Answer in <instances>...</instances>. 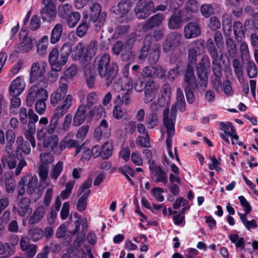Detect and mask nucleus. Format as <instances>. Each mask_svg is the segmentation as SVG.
<instances>
[{
	"label": "nucleus",
	"instance_id": "1",
	"mask_svg": "<svg viewBox=\"0 0 258 258\" xmlns=\"http://www.w3.org/2000/svg\"><path fill=\"white\" fill-rule=\"evenodd\" d=\"M214 42L212 38H209L206 42V47L208 52L212 59V70L213 75L211 78V82L213 88L217 92L222 90V68L221 63L223 58V54L219 50L223 44V36L222 34L217 31L214 36Z\"/></svg>",
	"mask_w": 258,
	"mask_h": 258
},
{
	"label": "nucleus",
	"instance_id": "25",
	"mask_svg": "<svg viewBox=\"0 0 258 258\" xmlns=\"http://www.w3.org/2000/svg\"><path fill=\"white\" fill-rule=\"evenodd\" d=\"M86 111L87 108L85 105H81L79 107L74 117L73 125L78 126L84 122L86 117Z\"/></svg>",
	"mask_w": 258,
	"mask_h": 258
},
{
	"label": "nucleus",
	"instance_id": "53",
	"mask_svg": "<svg viewBox=\"0 0 258 258\" xmlns=\"http://www.w3.org/2000/svg\"><path fill=\"white\" fill-rule=\"evenodd\" d=\"M136 144L143 148H150L151 144L149 141V135L145 136H139L136 140Z\"/></svg>",
	"mask_w": 258,
	"mask_h": 258
},
{
	"label": "nucleus",
	"instance_id": "31",
	"mask_svg": "<svg viewBox=\"0 0 258 258\" xmlns=\"http://www.w3.org/2000/svg\"><path fill=\"white\" fill-rule=\"evenodd\" d=\"M166 133H167V139H166V145H167V149L168 151V153L170 157L172 158H173L174 155L171 151L172 148V138L175 135V127L174 126H168V125H164Z\"/></svg>",
	"mask_w": 258,
	"mask_h": 258
},
{
	"label": "nucleus",
	"instance_id": "54",
	"mask_svg": "<svg viewBox=\"0 0 258 258\" xmlns=\"http://www.w3.org/2000/svg\"><path fill=\"white\" fill-rule=\"evenodd\" d=\"M159 123V119L157 115L155 113L151 114L146 121V125L148 128H153L158 125Z\"/></svg>",
	"mask_w": 258,
	"mask_h": 258
},
{
	"label": "nucleus",
	"instance_id": "35",
	"mask_svg": "<svg viewBox=\"0 0 258 258\" xmlns=\"http://www.w3.org/2000/svg\"><path fill=\"white\" fill-rule=\"evenodd\" d=\"M85 49V45L83 42H81L77 43L72 50V57L73 59L75 61L80 60L84 55Z\"/></svg>",
	"mask_w": 258,
	"mask_h": 258
},
{
	"label": "nucleus",
	"instance_id": "45",
	"mask_svg": "<svg viewBox=\"0 0 258 258\" xmlns=\"http://www.w3.org/2000/svg\"><path fill=\"white\" fill-rule=\"evenodd\" d=\"M160 45L155 44L153 46L149 54V61L151 64H155L158 60L160 56L159 54Z\"/></svg>",
	"mask_w": 258,
	"mask_h": 258
},
{
	"label": "nucleus",
	"instance_id": "16",
	"mask_svg": "<svg viewBox=\"0 0 258 258\" xmlns=\"http://www.w3.org/2000/svg\"><path fill=\"white\" fill-rule=\"evenodd\" d=\"M184 90H196L201 88L199 83L196 81L194 71L186 70L183 77Z\"/></svg>",
	"mask_w": 258,
	"mask_h": 258
},
{
	"label": "nucleus",
	"instance_id": "50",
	"mask_svg": "<svg viewBox=\"0 0 258 258\" xmlns=\"http://www.w3.org/2000/svg\"><path fill=\"white\" fill-rule=\"evenodd\" d=\"M132 92H127L122 94L118 95L116 98V102L117 103L127 105L131 102V98L130 94Z\"/></svg>",
	"mask_w": 258,
	"mask_h": 258
},
{
	"label": "nucleus",
	"instance_id": "43",
	"mask_svg": "<svg viewBox=\"0 0 258 258\" xmlns=\"http://www.w3.org/2000/svg\"><path fill=\"white\" fill-rule=\"evenodd\" d=\"M188 64L187 66L186 69H188L194 71L195 66L197 62V50L195 48H190L188 50Z\"/></svg>",
	"mask_w": 258,
	"mask_h": 258
},
{
	"label": "nucleus",
	"instance_id": "58",
	"mask_svg": "<svg viewBox=\"0 0 258 258\" xmlns=\"http://www.w3.org/2000/svg\"><path fill=\"white\" fill-rule=\"evenodd\" d=\"M168 27L171 29H175L179 28L180 26V19L176 15L172 16L168 23Z\"/></svg>",
	"mask_w": 258,
	"mask_h": 258
},
{
	"label": "nucleus",
	"instance_id": "10",
	"mask_svg": "<svg viewBox=\"0 0 258 258\" xmlns=\"http://www.w3.org/2000/svg\"><path fill=\"white\" fill-rule=\"evenodd\" d=\"M181 38V35L177 32L169 34L163 42L162 47L164 51L169 52L175 50L179 46Z\"/></svg>",
	"mask_w": 258,
	"mask_h": 258
},
{
	"label": "nucleus",
	"instance_id": "47",
	"mask_svg": "<svg viewBox=\"0 0 258 258\" xmlns=\"http://www.w3.org/2000/svg\"><path fill=\"white\" fill-rule=\"evenodd\" d=\"M238 215L243 224L248 230H250L251 228L257 227V223L255 220L248 221L246 218L247 215H243V214L240 213H238Z\"/></svg>",
	"mask_w": 258,
	"mask_h": 258
},
{
	"label": "nucleus",
	"instance_id": "39",
	"mask_svg": "<svg viewBox=\"0 0 258 258\" xmlns=\"http://www.w3.org/2000/svg\"><path fill=\"white\" fill-rule=\"evenodd\" d=\"M113 148V146L111 141L106 142L101 147V157L103 159L109 158L112 155Z\"/></svg>",
	"mask_w": 258,
	"mask_h": 258
},
{
	"label": "nucleus",
	"instance_id": "30",
	"mask_svg": "<svg viewBox=\"0 0 258 258\" xmlns=\"http://www.w3.org/2000/svg\"><path fill=\"white\" fill-rule=\"evenodd\" d=\"M63 31V26L60 23L56 24L51 30L50 42L51 44H55L61 37Z\"/></svg>",
	"mask_w": 258,
	"mask_h": 258
},
{
	"label": "nucleus",
	"instance_id": "21",
	"mask_svg": "<svg viewBox=\"0 0 258 258\" xmlns=\"http://www.w3.org/2000/svg\"><path fill=\"white\" fill-rule=\"evenodd\" d=\"M37 182L38 178L35 175L28 174L21 178L19 182V186H21V184L25 185L27 187V192L31 194L35 191Z\"/></svg>",
	"mask_w": 258,
	"mask_h": 258
},
{
	"label": "nucleus",
	"instance_id": "62",
	"mask_svg": "<svg viewBox=\"0 0 258 258\" xmlns=\"http://www.w3.org/2000/svg\"><path fill=\"white\" fill-rule=\"evenodd\" d=\"M53 188L52 187L47 188L44 194L43 202L44 207H48L50 205L53 195Z\"/></svg>",
	"mask_w": 258,
	"mask_h": 258
},
{
	"label": "nucleus",
	"instance_id": "4",
	"mask_svg": "<svg viewBox=\"0 0 258 258\" xmlns=\"http://www.w3.org/2000/svg\"><path fill=\"white\" fill-rule=\"evenodd\" d=\"M181 111L185 109V102L184 97L181 88H178L176 90V102L172 105L170 114L168 108L164 109L163 112V124L174 126L176 118L177 108Z\"/></svg>",
	"mask_w": 258,
	"mask_h": 258
},
{
	"label": "nucleus",
	"instance_id": "32",
	"mask_svg": "<svg viewBox=\"0 0 258 258\" xmlns=\"http://www.w3.org/2000/svg\"><path fill=\"white\" fill-rule=\"evenodd\" d=\"M31 201L28 198H22L18 203V213L19 216L24 217L30 209Z\"/></svg>",
	"mask_w": 258,
	"mask_h": 258
},
{
	"label": "nucleus",
	"instance_id": "36",
	"mask_svg": "<svg viewBox=\"0 0 258 258\" xmlns=\"http://www.w3.org/2000/svg\"><path fill=\"white\" fill-rule=\"evenodd\" d=\"M132 3L130 0H121L117 5V11L121 17L125 16L130 11Z\"/></svg>",
	"mask_w": 258,
	"mask_h": 258
},
{
	"label": "nucleus",
	"instance_id": "61",
	"mask_svg": "<svg viewBox=\"0 0 258 258\" xmlns=\"http://www.w3.org/2000/svg\"><path fill=\"white\" fill-rule=\"evenodd\" d=\"M16 187V181L12 178H6L5 181V189L8 194H12L14 192Z\"/></svg>",
	"mask_w": 258,
	"mask_h": 258
},
{
	"label": "nucleus",
	"instance_id": "29",
	"mask_svg": "<svg viewBox=\"0 0 258 258\" xmlns=\"http://www.w3.org/2000/svg\"><path fill=\"white\" fill-rule=\"evenodd\" d=\"M233 29L236 41H241L245 39L244 27L241 22L235 21L233 24Z\"/></svg>",
	"mask_w": 258,
	"mask_h": 258
},
{
	"label": "nucleus",
	"instance_id": "14",
	"mask_svg": "<svg viewBox=\"0 0 258 258\" xmlns=\"http://www.w3.org/2000/svg\"><path fill=\"white\" fill-rule=\"evenodd\" d=\"M46 64L42 61H36L32 63L30 72L29 82L33 83L42 77L45 72Z\"/></svg>",
	"mask_w": 258,
	"mask_h": 258
},
{
	"label": "nucleus",
	"instance_id": "12",
	"mask_svg": "<svg viewBox=\"0 0 258 258\" xmlns=\"http://www.w3.org/2000/svg\"><path fill=\"white\" fill-rule=\"evenodd\" d=\"M41 97L42 100H47L48 93L46 90L36 85L32 86L29 90L26 99L27 105L32 106L36 98L39 99Z\"/></svg>",
	"mask_w": 258,
	"mask_h": 258
},
{
	"label": "nucleus",
	"instance_id": "3",
	"mask_svg": "<svg viewBox=\"0 0 258 258\" xmlns=\"http://www.w3.org/2000/svg\"><path fill=\"white\" fill-rule=\"evenodd\" d=\"M100 77L104 78L107 85H110L116 77L118 68L115 63H110V55L108 54L102 55L96 63Z\"/></svg>",
	"mask_w": 258,
	"mask_h": 258
},
{
	"label": "nucleus",
	"instance_id": "59",
	"mask_svg": "<svg viewBox=\"0 0 258 258\" xmlns=\"http://www.w3.org/2000/svg\"><path fill=\"white\" fill-rule=\"evenodd\" d=\"M98 100V97L96 93L92 92L89 93L87 96V104L85 105L86 107H91L93 105L96 104Z\"/></svg>",
	"mask_w": 258,
	"mask_h": 258
},
{
	"label": "nucleus",
	"instance_id": "23",
	"mask_svg": "<svg viewBox=\"0 0 258 258\" xmlns=\"http://www.w3.org/2000/svg\"><path fill=\"white\" fill-rule=\"evenodd\" d=\"M201 28L196 22H189L184 28L183 35L186 39H191L201 34Z\"/></svg>",
	"mask_w": 258,
	"mask_h": 258
},
{
	"label": "nucleus",
	"instance_id": "49",
	"mask_svg": "<svg viewBox=\"0 0 258 258\" xmlns=\"http://www.w3.org/2000/svg\"><path fill=\"white\" fill-rule=\"evenodd\" d=\"M118 171L123 174L127 178V180L131 183L133 185L134 184L133 181L130 177L129 176H134L135 175V171L131 167L127 165H124L118 168Z\"/></svg>",
	"mask_w": 258,
	"mask_h": 258
},
{
	"label": "nucleus",
	"instance_id": "2",
	"mask_svg": "<svg viewBox=\"0 0 258 258\" xmlns=\"http://www.w3.org/2000/svg\"><path fill=\"white\" fill-rule=\"evenodd\" d=\"M73 97L71 95H68L61 105L58 106L53 111L52 115L51 116L49 123L47 127L41 126L37 131V137L41 139L45 137L46 133L52 135L54 132L58 124L59 119L66 113L68 110L71 106L72 104Z\"/></svg>",
	"mask_w": 258,
	"mask_h": 258
},
{
	"label": "nucleus",
	"instance_id": "33",
	"mask_svg": "<svg viewBox=\"0 0 258 258\" xmlns=\"http://www.w3.org/2000/svg\"><path fill=\"white\" fill-rule=\"evenodd\" d=\"M98 44L96 41H91L85 48L86 52L84 54V59L87 61L93 57L98 50Z\"/></svg>",
	"mask_w": 258,
	"mask_h": 258
},
{
	"label": "nucleus",
	"instance_id": "6",
	"mask_svg": "<svg viewBox=\"0 0 258 258\" xmlns=\"http://www.w3.org/2000/svg\"><path fill=\"white\" fill-rule=\"evenodd\" d=\"M58 84V88L50 96L51 103L54 106L63 99L68 91V81L64 77L60 78Z\"/></svg>",
	"mask_w": 258,
	"mask_h": 258
},
{
	"label": "nucleus",
	"instance_id": "38",
	"mask_svg": "<svg viewBox=\"0 0 258 258\" xmlns=\"http://www.w3.org/2000/svg\"><path fill=\"white\" fill-rule=\"evenodd\" d=\"M90 190H87L79 198L76 204L78 211L82 212L86 209L87 205L88 197L90 195Z\"/></svg>",
	"mask_w": 258,
	"mask_h": 258
},
{
	"label": "nucleus",
	"instance_id": "17",
	"mask_svg": "<svg viewBox=\"0 0 258 258\" xmlns=\"http://www.w3.org/2000/svg\"><path fill=\"white\" fill-rule=\"evenodd\" d=\"M36 138L38 140H43V146L45 148H49L50 150L54 152L59 153L60 151L59 149L58 138L56 135H50L46 133L44 138L39 139L38 138L37 132Z\"/></svg>",
	"mask_w": 258,
	"mask_h": 258
},
{
	"label": "nucleus",
	"instance_id": "41",
	"mask_svg": "<svg viewBox=\"0 0 258 258\" xmlns=\"http://www.w3.org/2000/svg\"><path fill=\"white\" fill-rule=\"evenodd\" d=\"M17 150H21L24 154L28 155L30 153L31 148L29 144L24 141L23 137L18 136L17 138Z\"/></svg>",
	"mask_w": 258,
	"mask_h": 258
},
{
	"label": "nucleus",
	"instance_id": "64",
	"mask_svg": "<svg viewBox=\"0 0 258 258\" xmlns=\"http://www.w3.org/2000/svg\"><path fill=\"white\" fill-rule=\"evenodd\" d=\"M89 114L91 116L95 115L100 117L104 116L106 112L104 107L101 105L95 106L92 109L89 111Z\"/></svg>",
	"mask_w": 258,
	"mask_h": 258
},
{
	"label": "nucleus",
	"instance_id": "46",
	"mask_svg": "<svg viewBox=\"0 0 258 258\" xmlns=\"http://www.w3.org/2000/svg\"><path fill=\"white\" fill-rule=\"evenodd\" d=\"M231 15L230 14L224 13L222 16V24L223 28L225 31L226 29L229 32L231 31V28L232 26Z\"/></svg>",
	"mask_w": 258,
	"mask_h": 258
},
{
	"label": "nucleus",
	"instance_id": "15",
	"mask_svg": "<svg viewBox=\"0 0 258 258\" xmlns=\"http://www.w3.org/2000/svg\"><path fill=\"white\" fill-rule=\"evenodd\" d=\"M160 86L153 81H148L145 87L144 102L148 104L154 100L159 93Z\"/></svg>",
	"mask_w": 258,
	"mask_h": 258
},
{
	"label": "nucleus",
	"instance_id": "63",
	"mask_svg": "<svg viewBox=\"0 0 258 258\" xmlns=\"http://www.w3.org/2000/svg\"><path fill=\"white\" fill-rule=\"evenodd\" d=\"M89 26L86 22L79 24L76 29V34L79 37H83L87 32Z\"/></svg>",
	"mask_w": 258,
	"mask_h": 258
},
{
	"label": "nucleus",
	"instance_id": "57",
	"mask_svg": "<svg viewBox=\"0 0 258 258\" xmlns=\"http://www.w3.org/2000/svg\"><path fill=\"white\" fill-rule=\"evenodd\" d=\"M89 130V126L88 125H84L80 127L76 134V137L78 140L82 141L84 140Z\"/></svg>",
	"mask_w": 258,
	"mask_h": 258
},
{
	"label": "nucleus",
	"instance_id": "34",
	"mask_svg": "<svg viewBox=\"0 0 258 258\" xmlns=\"http://www.w3.org/2000/svg\"><path fill=\"white\" fill-rule=\"evenodd\" d=\"M28 237L33 242H37L43 237V230L38 227L30 228L28 231Z\"/></svg>",
	"mask_w": 258,
	"mask_h": 258
},
{
	"label": "nucleus",
	"instance_id": "52",
	"mask_svg": "<svg viewBox=\"0 0 258 258\" xmlns=\"http://www.w3.org/2000/svg\"><path fill=\"white\" fill-rule=\"evenodd\" d=\"M75 184L74 181H70L66 185V188L64 190H62L60 195L57 197H59V199L65 200L68 199L72 192V190Z\"/></svg>",
	"mask_w": 258,
	"mask_h": 258
},
{
	"label": "nucleus",
	"instance_id": "11",
	"mask_svg": "<svg viewBox=\"0 0 258 258\" xmlns=\"http://www.w3.org/2000/svg\"><path fill=\"white\" fill-rule=\"evenodd\" d=\"M149 168L151 172V178L155 182L166 184L168 178L166 172L158 165L154 161L149 162Z\"/></svg>",
	"mask_w": 258,
	"mask_h": 258
},
{
	"label": "nucleus",
	"instance_id": "55",
	"mask_svg": "<svg viewBox=\"0 0 258 258\" xmlns=\"http://www.w3.org/2000/svg\"><path fill=\"white\" fill-rule=\"evenodd\" d=\"M40 164L47 165L54 161V157L50 153H42L40 154Z\"/></svg>",
	"mask_w": 258,
	"mask_h": 258
},
{
	"label": "nucleus",
	"instance_id": "18",
	"mask_svg": "<svg viewBox=\"0 0 258 258\" xmlns=\"http://www.w3.org/2000/svg\"><path fill=\"white\" fill-rule=\"evenodd\" d=\"M111 128L109 126L107 121L105 119H102L99 122L98 126L96 128L94 136L95 139L100 141L102 139L108 138L110 135Z\"/></svg>",
	"mask_w": 258,
	"mask_h": 258
},
{
	"label": "nucleus",
	"instance_id": "37",
	"mask_svg": "<svg viewBox=\"0 0 258 258\" xmlns=\"http://www.w3.org/2000/svg\"><path fill=\"white\" fill-rule=\"evenodd\" d=\"M225 46L229 56L231 58H235L237 52V48L235 41L231 38H226Z\"/></svg>",
	"mask_w": 258,
	"mask_h": 258
},
{
	"label": "nucleus",
	"instance_id": "60",
	"mask_svg": "<svg viewBox=\"0 0 258 258\" xmlns=\"http://www.w3.org/2000/svg\"><path fill=\"white\" fill-rule=\"evenodd\" d=\"M72 50L71 44L70 42H66L61 46L60 50V54L69 60V57L71 52H72Z\"/></svg>",
	"mask_w": 258,
	"mask_h": 258
},
{
	"label": "nucleus",
	"instance_id": "27",
	"mask_svg": "<svg viewBox=\"0 0 258 258\" xmlns=\"http://www.w3.org/2000/svg\"><path fill=\"white\" fill-rule=\"evenodd\" d=\"M220 130L224 131L225 135L228 137H230L232 140H238L239 138L237 136L234 126L230 122L226 123L220 122Z\"/></svg>",
	"mask_w": 258,
	"mask_h": 258
},
{
	"label": "nucleus",
	"instance_id": "24",
	"mask_svg": "<svg viewBox=\"0 0 258 258\" xmlns=\"http://www.w3.org/2000/svg\"><path fill=\"white\" fill-rule=\"evenodd\" d=\"M73 133L70 132L60 141L59 144V149L60 151L63 150L66 147L71 148L78 146V141L73 140Z\"/></svg>",
	"mask_w": 258,
	"mask_h": 258
},
{
	"label": "nucleus",
	"instance_id": "44",
	"mask_svg": "<svg viewBox=\"0 0 258 258\" xmlns=\"http://www.w3.org/2000/svg\"><path fill=\"white\" fill-rule=\"evenodd\" d=\"M81 18L80 14L78 12H74L69 14L67 17V23L70 28H74L79 21Z\"/></svg>",
	"mask_w": 258,
	"mask_h": 258
},
{
	"label": "nucleus",
	"instance_id": "51",
	"mask_svg": "<svg viewBox=\"0 0 258 258\" xmlns=\"http://www.w3.org/2000/svg\"><path fill=\"white\" fill-rule=\"evenodd\" d=\"M62 169L63 163L62 162H58L55 165H53L50 174L51 178L56 180L62 172Z\"/></svg>",
	"mask_w": 258,
	"mask_h": 258
},
{
	"label": "nucleus",
	"instance_id": "7",
	"mask_svg": "<svg viewBox=\"0 0 258 258\" xmlns=\"http://www.w3.org/2000/svg\"><path fill=\"white\" fill-rule=\"evenodd\" d=\"M2 162L4 166L7 165L10 169L16 168L14 174L16 176L19 175L21 173L23 168L27 165L24 159L20 160L17 165V161L15 155L3 156Z\"/></svg>",
	"mask_w": 258,
	"mask_h": 258
},
{
	"label": "nucleus",
	"instance_id": "22",
	"mask_svg": "<svg viewBox=\"0 0 258 258\" xmlns=\"http://www.w3.org/2000/svg\"><path fill=\"white\" fill-rule=\"evenodd\" d=\"M25 82L21 77H18L13 80L10 86V94L12 96H19L24 90Z\"/></svg>",
	"mask_w": 258,
	"mask_h": 258
},
{
	"label": "nucleus",
	"instance_id": "48",
	"mask_svg": "<svg viewBox=\"0 0 258 258\" xmlns=\"http://www.w3.org/2000/svg\"><path fill=\"white\" fill-rule=\"evenodd\" d=\"M232 65L234 69V72L238 78V80L240 82H243V72L242 70V67L239 62V61L236 59H234L232 62Z\"/></svg>",
	"mask_w": 258,
	"mask_h": 258
},
{
	"label": "nucleus",
	"instance_id": "9",
	"mask_svg": "<svg viewBox=\"0 0 258 258\" xmlns=\"http://www.w3.org/2000/svg\"><path fill=\"white\" fill-rule=\"evenodd\" d=\"M44 7L40 10L41 16L43 21L50 22L56 17V8L51 0H42Z\"/></svg>",
	"mask_w": 258,
	"mask_h": 258
},
{
	"label": "nucleus",
	"instance_id": "19",
	"mask_svg": "<svg viewBox=\"0 0 258 258\" xmlns=\"http://www.w3.org/2000/svg\"><path fill=\"white\" fill-rule=\"evenodd\" d=\"M164 19V15L161 13L152 16L144 22L142 26L143 31H147L155 27H159L162 25Z\"/></svg>",
	"mask_w": 258,
	"mask_h": 258
},
{
	"label": "nucleus",
	"instance_id": "28",
	"mask_svg": "<svg viewBox=\"0 0 258 258\" xmlns=\"http://www.w3.org/2000/svg\"><path fill=\"white\" fill-rule=\"evenodd\" d=\"M46 208L44 206L40 205L38 207L31 216L29 220V223L33 225L38 223L44 216Z\"/></svg>",
	"mask_w": 258,
	"mask_h": 258
},
{
	"label": "nucleus",
	"instance_id": "26",
	"mask_svg": "<svg viewBox=\"0 0 258 258\" xmlns=\"http://www.w3.org/2000/svg\"><path fill=\"white\" fill-rule=\"evenodd\" d=\"M144 73L146 77L151 78L163 77L165 75V71L161 67H147L144 68Z\"/></svg>",
	"mask_w": 258,
	"mask_h": 258
},
{
	"label": "nucleus",
	"instance_id": "20",
	"mask_svg": "<svg viewBox=\"0 0 258 258\" xmlns=\"http://www.w3.org/2000/svg\"><path fill=\"white\" fill-rule=\"evenodd\" d=\"M24 35L22 41L17 45V51L18 52H27L30 51L33 46V39L27 35L25 31H21L20 33V39Z\"/></svg>",
	"mask_w": 258,
	"mask_h": 258
},
{
	"label": "nucleus",
	"instance_id": "56",
	"mask_svg": "<svg viewBox=\"0 0 258 258\" xmlns=\"http://www.w3.org/2000/svg\"><path fill=\"white\" fill-rule=\"evenodd\" d=\"M200 11L202 15L208 18L214 13V8L210 4H204L200 7Z\"/></svg>",
	"mask_w": 258,
	"mask_h": 258
},
{
	"label": "nucleus",
	"instance_id": "42",
	"mask_svg": "<svg viewBox=\"0 0 258 258\" xmlns=\"http://www.w3.org/2000/svg\"><path fill=\"white\" fill-rule=\"evenodd\" d=\"M237 42L240 43L239 50L241 59L248 61L250 58V54L247 43L243 40L241 41H237Z\"/></svg>",
	"mask_w": 258,
	"mask_h": 258
},
{
	"label": "nucleus",
	"instance_id": "40",
	"mask_svg": "<svg viewBox=\"0 0 258 258\" xmlns=\"http://www.w3.org/2000/svg\"><path fill=\"white\" fill-rule=\"evenodd\" d=\"M48 46V37L46 35L43 36L38 42L36 47L37 52L43 55L46 52Z\"/></svg>",
	"mask_w": 258,
	"mask_h": 258
},
{
	"label": "nucleus",
	"instance_id": "8",
	"mask_svg": "<svg viewBox=\"0 0 258 258\" xmlns=\"http://www.w3.org/2000/svg\"><path fill=\"white\" fill-rule=\"evenodd\" d=\"M68 60L59 53L57 48H53L48 55V61L51 68L56 71H61Z\"/></svg>",
	"mask_w": 258,
	"mask_h": 258
},
{
	"label": "nucleus",
	"instance_id": "13",
	"mask_svg": "<svg viewBox=\"0 0 258 258\" xmlns=\"http://www.w3.org/2000/svg\"><path fill=\"white\" fill-rule=\"evenodd\" d=\"M106 13L101 12V7L97 3L92 4L90 7V18L92 22L98 23L101 27L105 22Z\"/></svg>",
	"mask_w": 258,
	"mask_h": 258
},
{
	"label": "nucleus",
	"instance_id": "5",
	"mask_svg": "<svg viewBox=\"0 0 258 258\" xmlns=\"http://www.w3.org/2000/svg\"><path fill=\"white\" fill-rule=\"evenodd\" d=\"M134 11L138 19L144 20L155 13L154 4L151 0H140Z\"/></svg>",
	"mask_w": 258,
	"mask_h": 258
}]
</instances>
